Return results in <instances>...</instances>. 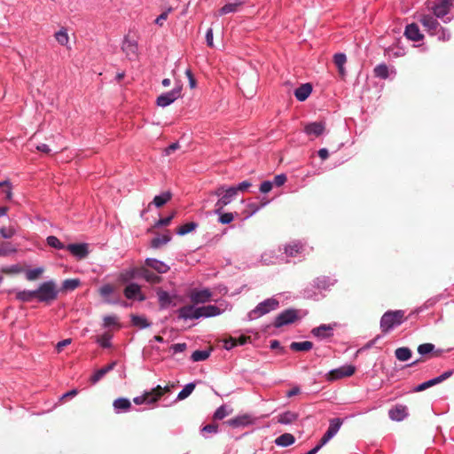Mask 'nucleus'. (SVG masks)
I'll use <instances>...</instances> for the list:
<instances>
[{
	"label": "nucleus",
	"instance_id": "1",
	"mask_svg": "<svg viewBox=\"0 0 454 454\" xmlns=\"http://www.w3.org/2000/svg\"><path fill=\"white\" fill-rule=\"evenodd\" d=\"M59 290L53 280L42 283L35 290L36 300L40 302L51 303L57 299Z\"/></svg>",
	"mask_w": 454,
	"mask_h": 454
},
{
	"label": "nucleus",
	"instance_id": "2",
	"mask_svg": "<svg viewBox=\"0 0 454 454\" xmlns=\"http://www.w3.org/2000/svg\"><path fill=\"white\" fill-rule=\"evenodd\" d=\"M404 312L403 310H389L383 314L380 319V329L387 333L403 322Z\"/></svg>",
	"mask_w": 454,
	"mask_h": 454
},
{
	"label": "nucleus",
	"instance_id": "3",
	"mask_svg": "<svg viewBox=\"0 0 454 454\" xmlns=\"http://www.w3.org/2000/svg\"><path fill=\"white\" fill-rule=\"evenodd\" d=\"M454 7V0H436L428 8L433 14L442 20L444 23H450L451 18L448 16L451 8Z\"/></svg>",
	"mask_w": 454,
	"mask_h": 454
},
{
	"label": "nucleus",
	"instance_id": "4",
	"mask_svg": "<svg viewBox=\"0 0 454 454\" xmlns=\"http://www.w3.org/2000/svg\"><path fill=\"white\" fill-rule=\"evenodd\" d=\"M170 391V387L166 386L161 387L158 385L156 387L152 388L149 391H145L143 395L134 397L133 402L137 405L147 403H156L165 393Z\"/></svg>",
	"mask_w": 454,
	"mask_h": 454
},
{
	"label": "nucleus",
	"instance_id": "5",
	"mask_svg": "<svg viewBox=\"0 0 454 454\" xmlns=\"http://www.w3.org/2000/svg\"><path fill=\"white\" fill-rule=\"evenodd\" d=\"M212 194L219 198L215 204V207H218V211L220 209H223V207L229 205L237 196L232 186L227 187L225 185L217 187L214 192H212Z\"/></svg>",
	"mask_w": 454,
	"mask_h": 454
},
{
	"label": "nucleus",
	"instance_id": "6",
	"mask_svg": "<svg viewBox=\"0 0 454 454\" xmlns=\"http://www.w3.org/2000/svg\"><path fill=\"white\" fill-rule=\"evenodd\" d=\"M279 306V301L275 298H269L260 302L254 309H252L247 317L249 320L256 319L265 314L277 309Z\"/></svg>",
	"mask_w": 454,
	"mask_h": 454
},
{
	"label": "nucleus",
	"instance_id": "7",
	"mask_svg": "<svg viewBox=\"0 0 454 454\" xmlns=\"http://www.w3.org/2000/svg\"><path fill=\"white\" fill-rule=\"evenodd\" d=\"M300 318L299 310L296 309H287L279 313L274 320L273 325L280 328L285 325L294 323Z\"/></svg>",
	"mask_w": 454,
	"mask_h": 454
},
{
	"label": "nucleus",
	"instance_id": "8",
	"mask_svg": "<svg viewBox=\"0 0 454 454\" xmlns=\"http://www.w3.org/2000/svg\"><path fill=\"white\" fill-rule=\"evenodd\" d=\"M182 89V85L177 84L170 91L160 94L156 99L157 106L160 107H167L174 103L177 98L181 97Z\"/></svg>",
	"mask_w": 454,
	"mask_h": 454
},
{
	"label": "nucleus",
	"instance_id": "9",
	"mask_svg": "<svg viewBox=\"0 0 454 454\" xmlns=\"http://www.w3.org/2000/svg\"><path fill=\"white\" fill-rule=\"evenodd\" d=\"M434 14H421L419 21L421 23L425 30L430 35H436L437 30L441 27L438 20Z\"/></svg>",
	"mask_w": 454,
	"mask_h": 454
},
{
	"label": "nucleus",
	"instance_id": "10",
	"mask_svg": "<svg viewBox=\"0 0 454 454\" xmlns=\"http://www.w3.org/2000/svg\"><path fill=\"white\" fill-rule=\"evenodd\" d=\"M189 298L193 304L206 303L212 298V292L208 288L192 289Z\"/></svg>",
	"mask_w": 454,
	"mask_h": 454
},
{
	"label": "nucleus",
	"instance_id": "11",
	"mask_svg": "<svg viewBox=\"0 0 454 454\" xmlns=\"http://www.w3.org/2000/svg\"><path fill=\"white\" fill-rule=\"evenodd\" d=\"M356 372V367L351 364L343 365L339 368L331 370L327 375L328 380H337L345 377L352 376Z\"/></svg>",
	"mask_w": 454,
	"mask_h": 454
},
{
	"label": "nucleus",
	"instance_id": "12",
	"mask_svg": "<svg viewBox=\"0 0 454 454\" xmlns=\"http://www.w3.org/2000/svg\"><path fill=\"white\" fill-rule=\"evenodd\" d=\"M121 50L129 59H136L138 56L137 42L130 39L128 35L123 39Z\"/></svg>",
	"mask_w": 454,
	"mask_h": 454
},
{
	"label": "nucleus",
	"instance_id": "13",
	"mask_svg": "<svg viewBox=\"0 0 454 454\" xmlns=\"http://www.w3.org/2000/svg\"><path fill=\"white\" fill-rule=\"evenodd\" d=\"M452 374H453L452 371H447V372H443L442 374H441L438 377L433 378V379H431V380H429L427 381H425V382H423L421 384H419L418 386H416L414 387L413 391L414 392L424 391V390L427 389L428 387H433L434 385L442 383L445 380L449 379Z\"/></svg>",
	"mask_w": 454,
	"mask_h": 454
},
{
	"label": "nucleus",
	"instance_id": "14",
	"mask_svg": "<svg viewBox=\"0 0 454 454\" xmlns=\"http://www.w3.org/2000/svg\"><path fill=\"white\" fill-rule=\"evenodd\" d=\"M342 425V420L339 418L330 420L329 427L321 438L322 444H326L340 430Z\"/></svg>",
	"mask_w": 454,
	"mask_h": 454
},
{
	"label": "nucleus",
	"instance_id": "15",
	"mask_svg": "<svg viewBox=\"0 0 454 454\" xmlns=\"http://www.w3.org/2000/svg\"><path fill=\"white\" fill-rule=\"evenodd\" d=\"M177 313L178 317L184 320L199 319L201 317L198 308H195L193 305L183 306L177 310Z\"/></svg>",
	"mask_w": 454,
	"mask_h": 454
},
{
	"label": "nucleus",
	"instance_id": "16",
	"mask_svg": "<svg viewBox=\"0 0 454 454\" xmlns=\"http://www.w3.org/2000/svg\"><path fill=\"white\" fill-rule=\"evenodd\" d=\"M334 326H336V324H333V325L323 324L317 327L313 328L311 330V333L313 336H315L320 340L327 339L333 335Z\"/></svg>",
	"mask_w": 454,
	"mask_h": 454
},
{
	"label": "nucleus",
	"instance_id": "17",
	"mask_svg": "<svg viewBox=\"0 0 454 454\" xmlns=\"http://www.w3.org/2000/svg\"><path fill=\"white\" fill-rule=\"evenodd\" d=\"M66 249L78 259H83L89 254V247L86 243L69 244Z\"/></svg>",
	"mask_w": 454,
	"mask_h": 454
},
{
	"label": "nucleus",
	"instance_id": "18",
	"mask_svg": "<svg viewBox=\"0 0 454 454\" xmlns=\"http://www.w3.org/2000/svg\"><path fill=\"white\" fill-rule=\"evenodd\" d=\"M408 415V408L403 404H396L388 411L389 419L394 421H403Z\"/></svg>",
	"mask_w": 454,
	"mask_h": 454
},
{
	"label": "nucleus",
	"instance_id": "19",
	"mask_svg": "<svg viewBox=\"0 0 454 454\" xmlns=\"http://www.w3.org/2000/svg\"><path fill=\"white\" fill-rule=\"evenodd\" d=\"M304 132L309 137H318L325 130V124L323 121H314L305 125Z\"/></svg>",
	"mask_w": 454,
	"mask_h": 454
},
{
	"label": "nucleus",
	"instance_id": "20",
	"mask_svg": "<svg viewBox=\"0 0 454 454\" xmlns=\"http://www.w3.org/2000/svg\"><path fill=\"white\" fill-rule=\"evenodd\" d=\"M404 35L413 42H419L424 38V35L421 34L419 26L416 23H411L406 26Z\"/></svg>",
	"mask_w": 454,
	"mask_h": 454
},
{
	"label": "nucleus",
	"instance_id": "21",
	"mask_svg": "<svg viewBox=\"0 0 454 454\" xmlns=\"http://www.w3.org/2000/svg\"><path fill=\"white\" fill-rule=\"evenodd\" d=\"M145 264L146 267L152 268L160 274L167 273L170 269L164 262L155 258H146Z\"/></svg>",
	"mask_w": 454,
	"mask_h": 454
},
{
	"label": "nucleus",
	"instance_id": "22",
	"mask_svg": "<svg viewBox=\"0 0 454 454\" xmlns=\"http://www.w3.org/2000/svg\"><path fill=\"white\" fill-rule=\"evenodd\" d=\"M254 422V419L249 414L237 416L227 421L228 425L232 427H247Z\"/></svg>",
	"mask_w": 454,
	"mask_h": 454
},
{
	"label": "nucleus",
	"instance_id": "23",
	"mask_svg": "<svg viewBox=\"0 0 454 454\" xmlns=\"http://www.w3.org/2000/svg\"><path fill=\"white\" fill-rule=\"evenodd\" d=\"M124 295L127 299L137 298L139 301L145 300V297L141 293L140 286L136 283H130L125 287Z\"/></svg>",
	"mask_w": 454,
	"mask_h": 454
},
{
	"label": "nucleus",
	"instance_id": "24",
	"mask_svg": "<svg viewBox=\"0 0 454 454\" xmlns=\"http://www.w3.org/2000/svg\"><path fill=\"white\" fill-rule=\"evenodd\" d=\"M54 38L59 45L66 47L67 49H71L67 27H62L58 31H56L54 33Z\"/></svg>",
	"mask_w": 454,
	"mask_h": 454
},
{
	"label": "nucleus",
	"instance_id": "25",
	"mask_svg": "<svg viewBox=\"0 0 454 454\" xmlns=\"http://www.w3.org/2000/svg\"><path fill=\"white\" fill-rule=\"evenodd\" d=\"M139 276V268L131 267L121 271L118 279L122 283H128Z\"/></svg>",
	"mask_w": 454,
	"mask_h": 454
},
{
	"label": "nucleus",
	"instance_id": "26",
	"mask_svg": "<svg viewBox=\"0 0 454 454\" xmlns=\"http://www.w3.org/2000/svg\"><path fill=\"white\" fill-rule=\"evenodd\" d=\"M113 406L116 413L127 412L131 408V403L128 398L120 397L114 401Z\"/></svg>",
	"mask_w": 454,
	"mask_h": 454
},
{
	"label": "nucleus",
	"instance_id": "27",
	"mask_svg": "<svg viewBox=\"0 0 454 454\" xmlns=\"http://www.w3.org/2000/svg\"><path fill=\"white\" fill-rule=\"evenodd\" d=\"M115 365H116V362L114 361L111 364L106 365L105 367L96 371L93 373V375H91V377L90 379L91 384H96L97 382H98L107 372L114 370Z\"/></svg>",
	"mask_w": 454,
	"mask_h": 454
},
{
	"label": "nucleus",
	"instance_id": "28",
	"mask_svg": "<svg viewBox=\"0 0 454 454\" xmlns=\"http://www.w3.org/2000/svg\"><path fill=\"white\" fill-rule=\"evenodd\" d=\"M311 91L312 86L309 83H304L294 90V96L297 100L302 102L309 97Z\"/></svg>",
	"mask_w": 454,
	"mask_h": 454
},
{
	"label": "nucleus",
	"instance_id": "29",
	"mask_svg": "<svg viewBox=\"0 0 454 454\" xmlns=\"http://www.w3.org/2000/svg\"><path fill=\"white\" fill-rule=\"evenodd\" d=\"M199 313L201 317H211L218 316L222 313V309L215 305H207L198 308Z\"/></svg>",
	"mask_w": 454,
	"mask_h": 454
},
{
	"label": "nucleus",
	"instance_id": "30",
	"mask_svg": "<svg viewBox=\"0 0 454 454\" xmlns=\"http://www.w3.org/2000/svg\"><path fill=\"white\" fill-rule=\"evenodd\" d=\"M304 250V246L300 241H293L285 247V253L291 257L301 254Z\"/></svg>",
	"mask_w": 454,
	"mask_h": 454
},
{
	"label": "nucleus",
	"instance_id": "31",
	"mask_svg": "<svg viewBox=\"0 0 454 454\" xmlns=\"http://www.w3.org/2000/svg\"><path fill=\"white\" fill-rule=\"evenodd\" d=\"M139 271H140V276L139 277L143 278L148 283L158 284L161 280V278L160 276H158L155 273L150 271L145 267L139 268Z\"/></svg>",
	"mask_w": 454,
	"mask_h": 454
},
{
	"label": "nucleus",
	"instance_id": "32",
	"mask_svg": "<svg viewBox=\"0 0 454 454\" xmlns=\"http://www.w3.org/2000/svg\"><path fill=\"white\" fill-rule=\"evenodd\" d=\"M214 214L218 215V222L222 224L231 223L235 217L236 214L231 212H223V209L218 211V207H215Z\"/></svg>",
	"mask_w": 454,
	"mask_h": 454
},
{
	"label": "nucleus",
	"instance_id": "33",
	"mask_svg": "<svg viewBox=\"0 0 454 454\" xmlns=\"http://www.w3.org/2000/svg\"><path fill=\"white\" fill-rule=\"evenodd\" d=\"M336 280L331 278L330 277L322 276L317 278L314 281V284L317 288L326 290L330 286H333Z\"/></svg>",
	"mask_w": 454,
	"mask_h": 454
},
{
	"label": "nucleus",
	"instance_id": "34",
	"mask_svg": "<svg viewBox=\"0 0 454 454\" xmlns=\"http://www.w3.org/2000/svg\"><path fill=\"white\" fill-rule=\"evenodd\" d=\"M298 414L293 411H286L278 415V422L283 425H289L296 421Z\"/></svg>",
	"mask_w": 454,
	"mask_h": 454
},
{
	"label": "nucleus",
	"instance_id": "35",
	"mask_svg": "<svg viewBox=\"0 0 454 454\" xmlns=\"http://www.w3.org/2000/svg\"><path fill=\"white\" fill-rule=\"evenodd\" d=\"M244 1H238L233 3H228L224 4L219 10V15H225L232 12H236L239 11V8L243 4Z\"/></svg>",
	"mask_w": 454,
	"mask_h": 454
},
{
	"label": "nucleus",
	"instance_id": "36",
	"mask_svg": "<svg viewBox=\"0 0 454 454\" xmlns=\"http://www.w3.org/2000/svg\"><path fill=\"white\" fill-rule=\"evenodd\" d=\"M295 442V438L293 434L285 433L281 435H279L276 440L275 442L278 446L281 447H287L292 445Z\"/></svg>",
	"mask_w": 454,
	"mask_h": 454
},
{
	"label": "nucleus",
	"instance_id": "37",
	"mask_svg": "<svg viewBox=\"0 0 454 454\" xmlns=\"http://www.w3.org/2000/svg\"><path fill=\"white\" fill-rule=\"evenodd\" d=\"M157 296L161 309H166L172 303V298L167 291H158Z\"/></svg>",
	"mask_w": 454,
	"mask_h": 454
},
{
	"label": "nucleus",
	"instance_id": "38",
	"mask_svg": "<svg viewBox=\"0 0 454 454\" xmlns=\"http://www.w3.org/2000/svg\"><path fill=\"white\" fill-rule=\"evenodd\" d=\"M312 348H313V343L311 341H309V340L300 341V342L294 341V342H292L291 345H290V348L293 351H297V352H300V351H309Z\"/></svg>",
	"mask_w": 454,
	"mask_h": 454
},
{
	"label": "nucleus",
	"instance_id": "39",
	"mask_svg": "<svg viewBox=\"0 0 454 454\" xmlns=\"http://www.w3.org/2000/svg\"><path fill=\"white\" fill-rule=\"evenodd\" d=\"M411 350L409 348H398L395 351V357L402 362L408 361L411 357Z\"/></svg>",
	"mask_w": 454,
	"mask_h": 454
},
{
	"label": "nucleus",
	"instance_id": "40",
	"mask_svg": "<svg viewBox=\"0 0 454 454\" xmlns=\"http://www.w3.org/2000/svg\"><path fill=\"white\" fill-rule=\"evenodd\" d=\"M16 298L19 301H24V302L31 301L32 300L36 299L35 290H33V291H29V290L19 291L16 294Z\"/></svg>",
	"mask_w": 454,
	"mask_h": 454
},
{
	"label": "nucleus",
	"instance_id": "41",
	"mask_svg": "<svg viewBox=\"0 0 454 454\" xmlns=\"http://www.w3.org/2000/svg\"><path fill=\"white\" fill-rule=\"evenodd\" d=\"M171 197L172 193L170 192H165L160 195H156L153 198V203L155 205V207H160L163 205H165L168 201H169Z\"/></svg>",
	"mask_w": 454,
	"mask_h": 454
},
{
	"label": "nucleus",
	"instance_id": "42",
	"mask_svg": "<svg viewBox=\"0 0 454 454\" xmlns=\"http://www.w3.org/2000/svg\"><path fill=\"white\" fill-rule=\"evenodd\" d=\"M0 189L1 193L3 194V200H11L12 198L11 183L7 180L0 182Z\"/></svg>",
	"mask_w": 454,
	"mask_h": 454
},
{
	"label": "nucleus",
	"instance_id": "43",
	"mask_svg": "<svg viewBox=\"0 0 454 454\" xmlns=\"http://www.w3.org/2000/svg\"><path fill=\"white\" fill-rule=\"evenodd\" d=\"M131 323L134 326H137L139 329H145L151 325L145 317L137 315L131 316Z\"/></svg>",
	"mask_w": 454,
	"mask_h": 454
},
{
	"label": "nucleus",
	"instance_id": "44",
	"mask_svg": "<svg viewBox=\"0 0 454 454\" xmlns=\"http://www.w3.org/2000/svg\"><path fill=\"white\" fill-rule=\"evenodd\" d=\"M17 252V248L11 242L0 243V256H8Z\"/></svg>",
	"mask_w": 454,
	"mask_h": 454
},
{
	"label": "nucleus",
	"instance_id": "45",
	"mask_svg": "<svg viewBox=\"0 0 454 454\" xmlns=\"http://www.w3.org/2000/svg\"><path fill=\"white\" fill-rule=\"evenodd\" d=\"M171 239V237L168 234L160 235L153 238L151 241V246L153 248H159L160 247L166 245Z\"/></svg>",
	"mask_w": 454,
	"mask_h": 454
},
{
	"label": "nucleus",
	"instance_id": "46",
	"mask_svg": "<svg viewBox=\"0 0 454 454\" xmlns=\"http://www.w3.org/2000/svg\"><path fill=\"white\" fill-rule=\"evenodd\" d=\"M197 227H198L197 223H194V222L186 223L181 225L176 230V234L179 236L186 235V234L192 232V231H194Z\"/></svg>",
	"mask_w": 454,
	"mask_h": 454
},
{
	"label": "nucleus",
	"instance_id": "47",
	"mask_svg": "<svg viewBox=\"0 0 454 454\" xmlns=\"http://www.w3.org/2000/svg\"><path fill=\"white\" fill-rule=\"evenodd\" d=\"M374 75L380 79H387L388 77V67L386 64H380L373 69Z\"/></svg>",
	"mask_w": 454,
	"mask_h": 454
},
{
	"label": "nucleus",
	"instance_id": "48",
	"mask_svg": "<svg viewBox=\"0 0 454 454\" xmlns=\"http://www.w3.org/2000/svg\"><path fill=\"white\" fill-rule=\"evenodd\" d=\"M347 61L346 55L344 53H336L333 56V62L339 69L340 74L344 73V65Z\"/></svg>",
	"mask_w": 454,
	"mask_h": 454
},
{
	"label": "nucleus",
	"instance_id": "49",
	"mask_svg": "<svg viewBox=\"0 0 454 454\" xmlns=\"http://www.w3.org/2000/svg\"><path fill=\"white\" fill-rule=\"evenodd\" d=\"M43 267L30 269L26 271V278L29 281L37 279L43 272Z\"/></svg>",
	"mask_w": 454,
	"mask_h": 454
},
{
	"label": "nucleus",
	"instance_id": "50",
	"mask_svg": "<svg viewBox=\"0 0 454 454\" xmlns=\"http://www.w3.org/2000/svg\"><path fill=\"white\" fill-rule=\"evenodd\" d=\"M209 356H210L209 350H195L192 354L191 358L193 362H200V361H204V360L207 359Z\"/></svg>",
	"mask_w": 454,
	"mask_h": 454
},
{
	"label": "nucleus",
	"instance_id": "51",
	"mask_svg": "<svg viewBox=\"0 0 454 454\" xmlns=\"http://www.w3.org/2000/svg\"><path fill=\"white\" fill-rule=\"evenodd\" d=\"M194 388H195V384L194 383H188V384H186L184 386V387L178 393L177 399L178 400L185 399L186 397H188L192 393Z\"/></svg>",
	"mask_w": 454,
	"mask_h": 454
},
{
	"label": "nucleus",
	"instance_id": "52",
	"mask_svg": "<svg viewBox=\"0 0 454 454\" xmlns=\"http://www.w3.org/2000/svg\"><path fill=\"white\" fill-rule=\"evenodd\" d=\"M48 246L56 249H65L67 247L55 236H49L46 239Z\"/></svg>",
	"mask_w": 454,
	"mask_h": 454
},
{
	"label": "nucleus",
	"instance_id": "53",
	"mask_svg": "<svg viewBox=\"0 0 454 454\" xmlns=\"http://www.w3.org/2000/svg\"><path fill=\"white\" fill-rule=\"evenodd\" d=\"M111 339L112 335L108 333H105L102 335L98 337L97 342L102 347V348H110L111 347Z\"/></svg>",
	"mask_w": 454,
	"mask_h": 454
},
{
	"label": "nucleus",
	"instance_id": "54",
	"mask_svg": "<svg viewBox=\"0 0 454 454\" xmlns=\"http://www.w3.org/2000/svg\"><path fill=\"white\" fill-rule=\"evenodd\" d=\"M436 36L439 41L447 42L450 39L451 34L449 29L441 26L437 30Z\"/></svg>",
	"mask_w": 454,
	"mask_h": 454
},
{
	"label": "nucleus",
	"instance_id": "55",
	"mask_svg": "<svg viewBox=\"0 0 454 454\" xmlns=\"http://www.w3.org/2000/svg\"><path fill=\"white\" fill-rule=\"evenodd\" d=\"M16 234V230L12 227H1L0 235L4 239H11Z\"/></svg>",
	"mask_w": 454,
	"mask_h": 454
},
{
	"label": "nucleus",
	"instance_id": "56",
	"mask_svg": "<svg viewBox=\"0 0 454 454\" xmlns=\"http://www.w3.org/2000/svg\"><path fill=\"white\" fill-rule=\"evenodd\" d=\"M434 345L432 343H424V344H420L418 347V352L421 356L427 355V354L431 353L432 351H434Z\"/></svg>",
	"mask_w": 454,
	"mask_h": 454
},
{
	"label": "nucleus",
	"instance_id": "57",
	"mask_svg": "<svg viewBox=\"0 0 454 454\" xmlns=\"http://www.w3.org/2000/svg\"><path fill=\"white\" fill-rule=\"evenodd\" d=\"M173 11L172 7L168 8L166 11H164L160 15H159L155 20L154 23L158 25L159 27H162L164 24V21L168 19V14Z\"/></svg>",
	"mask_w": 454,
	"mask_h": 454
},
{
	"label": "nucleus",
	"instance_id": "58",
	"mask_svg": "<svg viewBox=\"0 0 454 454\" xmlns=\"http://www.w3.org/2000/svg\"><path fill=\"white\" fill-rule=\"evenodd\" d=\"M80 285L79 279H66L63 282V288L67 290H74Z\"/></svg>",
	"mask_w": 454,
	"mask_h": 454
},
{
	"label": "nucleus",
	"instance_id": "59",
	"mask_svg": "<svg viewBox=\"0 0 454 454\" xmlns=\"http://www.w3.org/2000/svg\"><path fill=\"white\" fill-rule=\"evenodd\" d=\"M269 203V200H265V201H262L261 202L260 204H256V203H249L247 205V207L250 209V215H254L255 214L256 212H258L261 208H262L263 207H265L267 204Z\"/></svg>",
	"mask_w": 454,
	"mask_h": 454
},
{
	"label": "nucleus",
	"instance_id": "60",
	"mask_svg": "<svg viewBox=\"0 0 454 454\" xmlns=\"http://www.w3.org/2000/svg\"><path fill=\"white\" fill-rule=\"evenodd\" d=\"M176 215V213L173 212L168 217H164V218H160L156 223H155V227L159 228V227H161V226H167L170 223V222L172 221V219L175 217Z\"/></svg>",
	"mask_w": 454,
	"mask_h": 454
},
{
	"label": "nucleus",
	"instance_id": "61",
	"mask_svg": "<svg viewBox=\"0 0 454 454\" xmlns=\"http://www.w3.org/2000/svg\"><path fill=\"white\" fill-rule=\"evenodd\" d=\"M228 415V412L226 411V408L224 405L220 406L216 409V411L214 413V418L215 419H223Z\"/></svg>",
	"mask_w": 454,
	"mask_h": 454
},
{
	"label": "nucleus",
	"instance_id": "62",
	"mask_svg": "<svg viewBox=\"0 0 454 454\" xmlns=\"http://www.w3.org/2000/svg\"><path fill=\"white\" fill-rule=\"evenodd\" d=\"M251 186H252L251 182L246 180V181L239 183L236 186H232V188H234L236 193L238 194L239 192H245Z\"/></svg>",
	"mask_w": 454,
	"mask_h": 454
},
{
	"label": "nucleus",
	"instance_id": "63",
	"mask_svg": "<svg viewBox=\"0 0 454 454\" xmlns=\"http://www.w3.org/2000/svg\"><path fill=\"white\" fill-rule=\"evenodd\" d=\"M218 432V426L215 424H208L202 427L201 433L204 436L206 433L208 434H216Z\"/></svg>",
	"mask_w": 454,
	"mask_h": 454
},
{
	"label": "nucleus",
	"instance_id": "64",
	"mask_svg": "<svg viewBox=\"0 0 454 454\" xmlns=\"http://www.w3.org/2000/svg\"><path fill=\"white\" fill-rule=\"evenodd\" d=\"M99 293L102 296L106 297L114 293V288L111 285L106 284L100 287Z\"/></svg>",
	"mask_w": 454,
	"mask_h": 454
}]
</instances>
